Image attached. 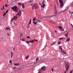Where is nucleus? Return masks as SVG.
Returning <instances> with one entry per match:
<instances>
[{"label": "nucleus", "instance_id": "1", "mask_svg": "<svg viewBox=\"0 0 73 73\" xmlns=\"http://www.w3.org/2000/svg\"><path fill=\"white\" fill-rule=\"evenodd\" d=\"M21 10H20L18 13H17L16 14V16H15V17H13V18L14 19V20H16L17 18H18V17H17V16H19V17H20V16H21Z\"/></svg>", "mask_w": 73, "mask_h": 73}, {"label": "nucleus", "instance_id": "2", "mask_svg": "<svg viewBox=\"0 0 73 73\" xmlns=\"http://www.w3.org/2000/svg\"><path fill=\"white\" fill-rule=\"evenodd\" d=\"M65 69L66 71H64V73H66V71L69 69V66H70V63L69 62H67V63H66V62H65Z\"/></svg>", "mask_w": 73, "mask_h": 73}, {"label": "nucleus", "instance_id": "3", "mask_svg": "<svg viewBox=\"0 0 73 73\" xmlns=\"http://www.w3.org/2000/svg\"><path fill=\"white\" fill-rule=\"evenodd\" d=\"M12 9H13L15 12H19V8L17 7V6H14L13 7H11Z\"/></svg>", "mask_w": 73, "mask_h": 73}, {"label": "nucleus", "instance_id": "4", "mask_svg": "<svg viewBox=\"0 0 73 73\" xmlns=\"http://www.w3.org/2000/svg\"><path fill=\"white\" fill-rule=\"evenodd\" d=\"M46 70V67L45 66H44L41 67L40 70L38 71V73H41L42 71H45Z\"/></svg>", "mask_w": 73, "mask_h": 73}, {"label": "nucleus", "instance_id": "5", "mask_svg": "<svg viewBox=\"0 0 73 73\" xmlns=\"http://www.w3.org/2000/svg\"><path fill=\"white\" fill-rule=\"evenodd\" d=\"M59 1L60 3V5L61 8H62V7H64V2H63L62 0H59Z\"/></svg>", "mask_w": 73, "mask_h": 73}, {"label": "nucleus", "instance_id": "6", "mask_svg": "<svg viewBox=\"0 0 73 73\" xmlns=\"http://www.w3.org/2000/svg\"><path fill=\"white\" fill-rule=\"evenodd\" d=\"M54 10L55 11V14L57 13V9H56V6L54 7Z\"/></svg>", "mask_w": 73, "mask_h": 73}, {"label": "nucleus", "instance_id": "7", "mask_svg": "<svg viewBox=\"0 0 73 73\" xmlns=\"http://www.w3.org/2000/svg\"><path fill=\"white\" fill-rule=\"evenodd\" d=\"M29 41L31 42V43H33V42H35V40H29Z\"/></svg>", "mask_w": 73, "mask_h": 73}, {"label": "nucleus", "instance_id": "8", "mask_svg": "<svg viewBox=\"0 0 73 73\" xmlns=\"http://www.w3.org/2000/svg\"><path fill=\"white\" fill-rule=\"evenodd\" d=\"M42 4H43V5L42 6V8H44V7H45V4H44V1H43L42 2Z\"/></svg>", "mask_w": 73, "mask_h": 73}, {"label": "nucleus", "instance_id": "9", "mask_svg": "<svg viewBox=\"0 0 73 73\" xmlns=\"http://www.w3.org/2000/svg\"><path fill=\"white\" fill-rule=\"evenodd\" d=\"M20 64H18V63H17V64H14V65H15V66H19V65H20Z\"/></svg>", "mask_w": 73, "mask_h": 73}, {"label": "nucleus", "instance_id": "10", "mask_svg": "<svg viewBox=\"0 0 73 73\" xmlns=\"http://www.w3.org/2000/svg\"><path fill=\"white\" fill-rule=\"evenodd\" d=\"M33 21H35L36 20H37V19L35 17H34L33 18Z\"/></svg>", "mask_w": 73, "mask_h": 73}, {"label": "nucleus", "instance_id": "11", "mask_svg": "<svg viewBox=\"0 0 73 73\" xmlns=\"http://www.w3.org/2000/svg\"><path fill=\"white\" fill-rule=\"evenodd\" d=\"M65 38H63V37H61L59 38V40H63V39H65Z\"/></svg>", "mask_w": 73, "mask_h": 73}, {"label": "nucleus", "instance_id": "12", "mask_svg": "<svg viewBox=\"0 0 73 73\" xmlns=\"http://www.w3.org/2000/svg\"><path fill=\"white\" fill-rule=\"evenodd\" d=\"M58 28L59 29H62V27L60 26H59L58 27Z\"/></svg>", "mask_w": 73, "mask_h": 73}, {"label": "nucleus", "instance_id": "13", "mask_svg": "<svg viewBox=\"0 0 73 73\" xmlns=\"http://www.w3.org/2000/svg\"><path fill=\"white\" fill-rule=\"evenodd\" d=\"M36 7H37V5H36V4L35 3L33 5V7H34V8Z\"/></svg>", "mask_w": 73, "mask_h": 73}, {"label": "nucleus", "instance_id": "14", "mask_svg": "<svg viewBox=\"0 0 73 73\" xmlns=\"http://www.w3.org/2000/svg\"><path fill=\"white\" fill-rule=\"evenodd\" d=\"M69 40H70V38H68L66 40V41H67V42L69 41Z\"/></svg>", "mask_w": 73, "mask_h": 73}, {"label": "nucleus", "instance_id": "15", "mask_svg": "<svg viewBox=\"0 0 73 73\" xmlns=\"http://www.w3.org/2000/svg\"><path fill=\"white\" fill-rule=\"evenodd\" d=\"M22 7L24 9L25 8V6L24 5V3H23L22 4Z\"/></svg>", "mask_w": 73, "mask_h": 73}, {"label": "nucleus", "instance_id": "16", "mask_svg": "<svg viewBox=\"0 0 73 73\" xmlns=\"http://www.w3.org/2000/svg\"><path fill=\"white\" fill-rule=\"evenodd\" d=\"M29 55H28L26 57H25V58H26V60L29 58Z\"/></svg>", "mask_w": 73, "mask_h": 73}, {"label": "nucleus", "instance_id": "17", "mask_svg": "<svg viewBox=\"0 0 73 73\" xmlns=\"http://www.w3.org/2000/svg\"><path fill=\"white\" fill-rule=\"evenodd\" d=\"M14 18H12L11 19V23H10V24H12V21H13V19H13Z\"/></svg>", "mask_w": 73, "mask_h": 73}, {"label": "nucleus", "instance_id": "18", "mask_svg": "<svg viewBox=\"0 0 73 73\" xmlns=\"http://www.w3.org/2000/svg\"><path fill=\"white\" fill-rule=\"evenodd\" d=\"M60 44H61V41L59 40L58 41V45H60Z\"/></svg>", "mask_w": 73, "mask_h": 73}, {"label": "nucleus", "instance_id": "19", "mask_svg": "<svg viewBox=\"0 0 73 73\" xmlns=\"http://www.w3.org/2000/svg\"><path fill=\"white\" fill-rule=\"evenodd\" d=\"M68 33L69 32H68L66 34L64 35L65 36H68Z\"/></svg>", "mask_w": 73, "mask_h": 73}, {"label": "nucleus", "instance_id": "20", "mask_svg": "<svg viewBox=\"0 0 73 73\" xmlns=\"http://www.w3.org/2000/svg\"><path fill=\"white\" fill-rule=\"evenodd\" d=\"M56 42H54L53 43H51V45H54V44H56Z\"/></svg>", "mask_w": 73, "mask_h": 73}, {"label": "nucleus", "instance_id": "21", "mask_svg": "<svg viewBox=\"0 0 73 73\" xmlns=\"http://www.w3.org/2000/svg\"><path fill=\"white\" fill-rule=\"evenodd\" d=\"M59 49H60V50H62V47L61 46H60V47H59Z\"/></svg>", "mask_w": 73, "mask_h": 73}, {"label": "nucleus", "instance_id": "22", "mask_svg": "<svg viewBox=\"0 0 73 73\" xmlns=\"http://www.w3.org/2000/svg\"><path fill=\"white\" fill-rule=\"evenodd\" d=\"M6 30H8V29H9V30H11V29H10V28H9V27H7V28H6Z\"/></svg>", "mask_w": 73, "mask_h": 73}, {"label": "nucleus", "instance_id": "23", "mask_svg": "<svg viewBox=\"0 0 73 73\" xmlns=\"http://www.w3.org/2000/svg\"><path fill=\"white\" fill-rule=\"evenodd\" d=\"M33 23H34L35 25H37V23H36L35 21H33Z\"/></svg>", "mask_w": 73, "mask_h": 73}, {"label": "nucleus", "instance_id": "24", "mask_svg": "<svg viewBox=\"0 0 73 73\" xmlns=\"http://www.w3.org/2000/svg\"><path fill=\"white\" fill-rule=\"evenodd\" d=\"M11 58H12V56H13V52H11Z\"/></svg>", "mask_w": 73, "mask_h": 73}, {"label": "nucleus", "instance_id": "25", "mask_svg": "<svg viewBox=\"0 0 73 73\" xmlns=\"http://www.w3.org/2000/svg\"><path fill=\"white\" fill-rule=\"evenodd\" d=\"M18 4L19 5H22L21 3H18Z\"/></svg>", "mask_w": 73, "mask_h": 73}, {"label": "nucleus", "instance_id": "26", "mask_svg": "<svg viewBox=\"0 0 73 73\" xmlns=\"http://www.w3.org/2000/svg\"><path fill=\"white\" fill-rule=\"evenodd\" d=\"M27 38H28V39H29V38H31V37L29 36H27Z\"/></svg>", "mask_w": 73, "mask_h": 73}, {"label": "nucleus", "instance_id": "27", "mask_svg": "<svg viewBox=\"0 0 73 73\" xmlns=\"http://www.w3.org/2000/svg\"><path fill=\"white\" fill-rule=\"evenodd\" d=\"M70 5H71L72 7H73V2H72V3H71L70 4Z\"/></svg>", "mask_w": 73, "mask_h": 73}, {"label": "nucleus", "instance_id": "28", "mask_svg": "<svg viewBox=\"0 0 73 73\" xmlns=\"http://www.w3.org/2000/svg\"><path fill=\"white\" fill-rule=\"evenodd\" d=\"M57 15V14H55L54 16H51V17H53L54 16H54H56Z\"/></svg>", "mask_w": 73, "mask_h": 73}, {"label": "nucleus", "instance_id": "29", "mask_svg": "<svg viewBox=\"0 0 73 73\" xmlns=\"http://www.w3.org/2000/svg\"><path fill=\"white\" fill-rule=\"evenodd\" d=\"M63 53L64 54H66V52L65 51H63Z\"/></svg>", "mask_w": 73, "mask_h": 73}, {"label": "nucleus", "instance_id": "30", "mask_svg": "<svg viewBox=\"0 0 73 73\" xmlns=\"http://www.w3.org/2000/svg\"><path fill=\"white\" fill-rule=\"evenodd\" d=\"M38 57L36 58V61H38Z\"/></svg>", "mask_w": 73, "mask_h": 73}, {"label": "nucleus", "instance_id": "31", "mask_svg": "<svg viewBox=\"0 0 73 73\" xmlns=\"http://www.w3.org/2000/svg\"><path fill=\"white\" fill-rule=\"evenodd\" d=\"M6 15V13H5L3 15V17H4V16Z\"/></svg>", "mask_w": 73, "mask_h": 73}, {"label": "nucleus", "instance_id": "32", "mask_svg": "<svg viewBox=\"0 0 73 73\" xmlns=\"http://www.w3.org/2000/svg\"><path fill=\"white\" fill-rule=\"evenodd\" d=\"M26 43H27V44H29V41H27L26 42Z\"/></svg>", "mask_w": 73, "mask_h": 73}, {"label": "nucleus", "instance_id": "33", "mask_svg": "<svg viewBox=\"0 0 73 73\" xmlns=\"http://www.w3.org/2000/svg\"><path fill=\"white\" fill-rule=\"evenodd\" d=\"M9 62L11 64L12 63V60H10L9 61Z\"/></svg>", "mask_w": 73, "mask_h": 73}, {"label": "nucleus", "instance_id": "34", "mask_svg": "<svg viewBox=\"0 0 73 73\" xmlns=\"http://www.w3.org/2000/svg\"><path fill=\"white\" fill-rule=\"evenodd\" d=\"M31 24V22H29L28 25H30V24Z\"/></svg>", "mask_w": 73, "mask_h": 73}, {"label": "nucleus", "instance_id": "35", "mask_svg": "<svg viewBox=\"0 0 73 73\" xmlns=\"http://www.w3.org/2000/svg\"><path fill=\"white\" fill-rule=\"evenodd\" d=\"M13 50L15 51V47H14L13 48Z\"/></svg>", "mask_w": 73, "mask_h": 73}, {"label": "nucleus", "instance_id": "36", "mask_svg": "<svg viewBox=\"0 0 73 73\" xmlns=\"http://www.w3.org/2000/svg\"><path fill=\"white\" fill-rule=\"evenodd\" d=\"M7 6H8V5L7 4H6L5 5V7H7Z\"/></svg>", "mask_w": 73, "mask_h": 73}, {"label": "nucleus", "instance_id": "37", "mask_svg": "<svg viewBox=\"0 0 73 73\" xmlns=\"http://www.w3.org/2000/svg\"><path fill=\"white\" fill-rule=\"evenodd\" d=\"M8 10L5 12V13H8Z\"/></svg>", "mask_w": 73, "mask_h": 73}, {"label": "nucleus", "instance_id": "38", "mask_svg": "<svg viewBox=\"0 0 73 73\" xmlns=\"http://www.w3.org/2000/svg\"><path fill=\"white\" fill-rule=\"evenodd\" d=\"M51 70H52V72H53L54 71V70H53V69H51Z\"/></svg>", "mask_w": 73, "mask_h": 73}, {"label": "nucleus", "instance_id": "39", "mask_svg": "<svg viewBox=\"0 0 73 73\" xmlns=\"http://www.w3.org/2000/svg\"><path fill=\"white\" fill-rule=\"evenodd\" d=\"M37 7L36 6V7H35L34 8H35V9H36L37 8Z\"/></svg>", "mask_w": 73, "mask_h": 73}, {"label": "nucleus", "instance_id": "40", "mask_svg": "<svg viewBox=\"0 0 73 73\" xmlns=\"http://www.w3.org/2000/svg\"><path fill=\"white\" fill-rule=\"evenodd\" d=\"M16 68V67H15V68L14 67L13 68V69H15Z\"/></svg>", "mask_w": 73, "mask_h": 73}, {"label": "nucleus", "instance_id": "41", "mask_svg": "<svg viewBox=\"0 0 73 73\" xmlns=\"http://www.w3.org/2000/svg\"><path fill=\"white\" fill-rule=\"evenodd\" d=\"M71 27H72V28H73V25H72V24H71Z\"/></svg>", "mask_w": 73, "mask_h": 73}, {"label": "nucleus", "instance_id": "42", "mask_svg": "<svg viewBox=\"0 0 73 73\" xmlns=\"http://www.w3.org/2000/svg\"><path fill=\"white\" fill-rule=\"evenodd\" d=\"M68 12H69V13L70 15V14H71V13H70L71 12V11H68Z\"/></svg>", "mask_w": 73, "mask_h": 73}, {"label": "nucleus", "instance_id": "43", "mask_svg": "<svg viewBox=\"0 0 73 73\" xmlns=\"http://www.w3.org/2000/svg\"><path fill=\"white\" fill-rule=\"evenodd\" d=\"M34 40H35V41H38V40H37L36 39H34Z\"/></svg>", "mask_w": 73, "mask_h": 73}, {"label": "nucleus", "instance_id": "44", "mask_svg": "<svg viewBox=\"0 0 73 73\" xmlns=\"http://www.w3.org/2000/svg\"><path fill=\"white\" fill-rule=\"evenodd\" d=\"M3 9H4V5H3Z\"/></svg>", "mask_w": 73, "mask_h": 73}, {"label": "nucleus", "instance_id": "45", "mask_svg": "<svg viewBox=\"0 0 73 73\" xmlns=\"http://www.w3.org/2000/svg\"><path fill=\"white\" fill-rule=\"evenodd\" d=\"M7 35L8 36H9V34L8 33H7Z\"/></svg>", "mask_w": 73, "mask_h": 73}, {"label": "nucleus", "instance_id": "46", "mask_svg": "<svg viewBox=\"0 0 73 73\" xmlns=\"http://www.w3.org/2000/svg\"><path fill=\"white\" fill-rule=\"evenodd\" d=\"M37 21H38V22H41V21L38 20Z\"/></svg>", "mask_w": 73, "mask_h": 73}, {"label": "nucleus", "instance_id": "47", "mask_svg": "<svg viewBox=\"0 0 73 73\" xmlns=\"http://www.w3.org/2000/svg\"><path fill=\"white\" fill-rule=\"evenodd\" d=\"M31 20H32V19H31L29 21L30 22H31Z\"/></svg>", "mask_w": 73, "mask_h": 73}, {"label": "nucleus", "instance_id": "48", "mask_svg": "<svg viewBox=\"0 0 73 73\" xmlns=\"http://www.w3.org/2000/svg\"><path fill=\"white\" fill-rule=\"evenodd\" d=\"M62 50H63V49H62V50H61V51L62 52H62H63V51H62Z\"/></svg>", "mask_w": 73, "mask_h": 73}, {"label": "nucleus", "instance_id": "49", "mask_svg": "<svg viewBox=\"0 0 73 73\" xmlns=\"http://www.w3.org/2000/svg\"><path fill=\"white\" fill-rule=\"evenodd\" d=\"M66 11H67V10H66V9L64 10V11H65V12H66Z\"/></svg>", "mask_w": 73, "mask_h": 73}, {"label": "nucleus", "instance_id": "50", "mask_svg": "<svg viewBox=\"0 0 73 73\" xmlns=\"http://www.w3.org/2000/svg\"><path fill=\"white\" fill-rule=\"evenodd\" d=\"M14 24H15V25H16V23H15V22H14Z\"/></svg>", "mask_w": 73, "mask_h": 73}, {"label": "nucleus", "instance_id": "51", "mask_svg": "<svg viewBox=\"0 0 73 73\" xmlns=\"http://www.w3.org/2000/svg\"><path fill=\"white\" fill-rule=\"evenodd\" d=\"M55 33H57V31H56V30H55Z\"/></svg>", "mask_w": 73, "mask_h": 73}, {"label": "nucleus", "instance_id": "52", "mask_svg": "<svg viewBox=\"0 0 73 73\" xmlns=\"http://www.w3.org/2000/svg\"><path fill=\"white\" fill-rule=\"evenodd\" d=\"M73 12H72V13H71V16H72V14H73Z\"/></svg>", "mask_w": 73, "mask_h": 73}, {"label": "nucleus", "instance_id": "53", "mask_svg": "<svg viewBox=\"0 0 73 73\" xmlns=\"http://www.w3.org/2000/svg\"><path fill=\"white\" fill-rule=\"evenodd\" d=\"M57 5H58V2L57 3Z\"/></svg>", "mask_w": 73, "mask_h": 73}, {"label": "nucleus", "instance_id": "54", "mask_svg": "<svg viewBox=\"0 0 73 73\" xmlns=\"http://www.w3.org/2000/svg\"><path fill=\"white\" fill-rule=\"evenodd\" d=\"M39 61H40V62H41V60H39Z\"/></svg>", "mask_w": 73, "mask_h": 73}, {"label": "nucleus", "instance_id": "55", "mask_svg": "<svg viewBox=\"0 0 73 73\" xmlns=\"http://www.w3.org/2000/svg\"><path fill=\"white\" fill-rule=\"evenodd\" d=\"M32 1H29V3H32Z\"/></svg>", "mask_w": 73, "mask_h": 73}, {"label": "nucleus", "instance_id": "56", "mask_svg": "<svg viewBox=\"0 0 73 73\" xmlns=\"http://www.w3.org/2000/svg\"><path fill=\"white\" fill-rule=\"evenodd\" d=\"M64 29H62V32H64Z\"/></svg>", "mask_w": 73, "mask_h": 73}, {"label": "nucleus", "instance_id": "57", "mask_svg": "<svg viewBox=\"0 0 73 73\" xmlns=\"http://www.w3.org/2000/svg\"><path fill=\"white\" fill-rule=\"evenodd\" d=\"M22 41H24V39H23L22 40Z\"/></svg>", "mask_w": 73, "mask_h": 73}, {"label": "nucleus", "instance_id": "58", "mask_svg": "<svg viewBox=\"0 0 73 73\" xmlns=\"http://www.w3.org/2000/svg\"><path fill=\"white\" fill-rule=\"evenodd\" d=\"M43 6H42V5H41L40 7H41V8H42V7Z\"/></svg>", "mask_w": 73, "mask_h": 73}, {"label": "nucleus", "instance_id": "59", "mask_svg": "<svg viewBox=\"0 0 73 73\" xmlns=\"http://www.w3.org/2000/svg\"><path fill=\"white\" fill-rule=\"evenodd\" d=\"M28 27H30V25H28Z\"/></svg>", "mask_w": 73, "mask_h": 73}, {"label": "nucleus", "instance_id": "60", "mask_svg": "<svg viewBox=\"0 0 73 73\" xmlns=\"http://www.w3.org/2000/svg\"><path fill=\"white\" fill-rule=\"evenodd\" d=\"M29 27H28V26L27 27V28L28 29H29Z\"/></svg>", "mask_w": 73, "mask_h": 73}, {"label": "nucleus", "instance_id": "61", "mask_svg": "<svg viewBox=\"0 0 73 73\" xmlns=\"http://www.w3.org/2000/svg\"><path fill=\"white\" fill-rule=\"evenodd\" d=\"M3 8H2L1 9V10H2L3 11Z\"/></svg>", "mask_w": 73, "mask_h": 73}, {"label": "nucleus", "instance_id": "62", "mask_svg": "<svg viewBox=\"0 0 73 73\" xmlns=\"http://www.w3.org/2000/svg\"><path fill=\"white\" fill-rule=\"evenodd\" d=\"M46 46L45 47L43 48V49H45V47H46Z\"/></svg>", "mask_w": 73, "mask_h": 73}, {"label": "nucleus", "instance_id": "63", "mask_svg": "<svg viewBox=\"0 0 73 73\" xmlns=\"http://www.w3.org/2000/svg\"><path fill=\"white\" fill-rule=\"evenodd\" d=\"M66 37L68 38V35L66 36Z\"/></svg>", "mask_w": 73, "mask_h": 73}, {"label": "nucleus", "instance_id": "64", "mask_svg": "<svg viewBox=\"0 0 73 73\" xmlns=\"http://www.w3.org/2000/svg\"><path fill=\"white\" fill-rule=\"evenodd\" d=\"M32 9H34V8H33V6Z\"/></svg>", "mask_w": 73, "mask_h": 73}]
</instances>
